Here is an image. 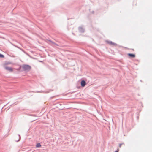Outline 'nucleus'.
Wrapping results in <instances>:
<instances>
[{"mask_svg":"<svg viewBox=\"0 0 152 152\" xmlns=\"http://www.w3.org/2000/svg\"><path fill=\"white\" fill-rule=\"evenodd\" d=\"M23 69L25 71H29L31 69V67L30 66L28 65H23L22 66Z\"/></svg>","mask_w":152,"mask_h":152,"instance_id":"f257e3e1","label":"nucleus"},{"mask_svg":"<svg viewBox=\"0 0 152 152\" xmlns=\"http://www.w3.org/2000/svg\"><path fill=\"white\" fill-rule=\"evenodd\" d=\"M4 67L6 70L9 72H12L13 71V69L11 67L7 66L5 65H4Z\"/></svg>","mask_w":152,"mask_h":152,"instance_id":"f03ea898","label":"nucleus"},{"mask_svg":"<svg viewBox=\"0 0 152 152\" xmlns=\"http://www.w3.org/2000/svg\"><path fill=\"white\" fill-rule=\"evenodd\" d=\"M81 86L82 87H84L86 84V82L84 80H82L81 82Z\"/></svg>","mask_w":152,"mask_h":152,"instance_id":"7ed1b4c3","label":"nucleus"},{"mask_svg":"<svg viewBox=\"0 0 152 152\" xmlns=\"http://www.w3.org/2000/svg\"><path fill=\"white\" fill-rule=\"evenodd\" d=\"M128 55L131 58H134L135 57V56L134 54L131 53H128Z\"/></svg>","mask_w":152,"mask_h":152,"instance_id":"20e7f679","label":"nucleus"},{"mask_svg":"<svg viewBox=\"0 0 152 152\" xmlns=\"http://www.w3.org/2000/svg\"><path fill=\"white\" fill-rule=\"evenodd\" d=\"M41 147V145L39 143H37L36 145V147L37 148L40 147Z\"/></svg>","mask_w":152,"mask_h":152,"instance_id":"39448f33","label":"nucleus"},{"mask_svg":"<svg viewBox=\"0 0 152 152\" xmlns=\"http://www.w3.org/2000/svg\"><path fill=\"white\" fill-rule=\"evenodd\" d=\"M108 43L110 45H115L114 43L113 42H108Z\"/></svg>","mask_w":152,"mask_h":152,"instance_id":"423d86ee","label":"nucleus"},{"mask_svg":"<svg viewBox=\"0 0 152 152\" xmlns=\"http://www.w3.org/2000/svg\"><path fill=\"white\" fill-rule=\"evenodd\" d=\"M4 56L3 55L1 54L0 53V57L2 58H4Z\"/></svg>","mask_w":152,"mask_h":152,"instance_id":"0eeeda50","label":"nucleus"},{"mask_svg":"<svg viewBox=\"0 0 152 152\" xmlns=\"http://www.w3.org/2000/svg\"><path fill=\"white\" fill-rule=\"evenodd\" d=\"M124 143H122V144H120L119 145V147L120 148H121V145H122V144H123Z\"/></svg>","mask_w":152,"mask_h":152,"instance_id":"6e6552de","label":"nucleus"},{"mask_svg":"<svg viewBox=\"0 0 152 152\" xmlns=\"http://www.w3.org/2000/svg\"><path fill=\"white\" fill-rule=\"evenodd\" d=\"M10 64V63H5V65H8V64Z\"/></svg>","mask_w":152,"mask_h":152,"instance_id":"1a4fd4ad","label":"nucleus"},{"mask_svg":"<svg viewBox=\"0 0 152 152\" xmlns=\"http://www.w3.org/2000/svg\"><path fill=\"white\" fill-rule=\"evenodd\" d=\"M119 151V150H117V151H116L115 152H118V151Z\"/></svg>","mask_w":152,"mask_h":152,"instance_id":"9d476101","label":"nucleus"}]
</instances>
